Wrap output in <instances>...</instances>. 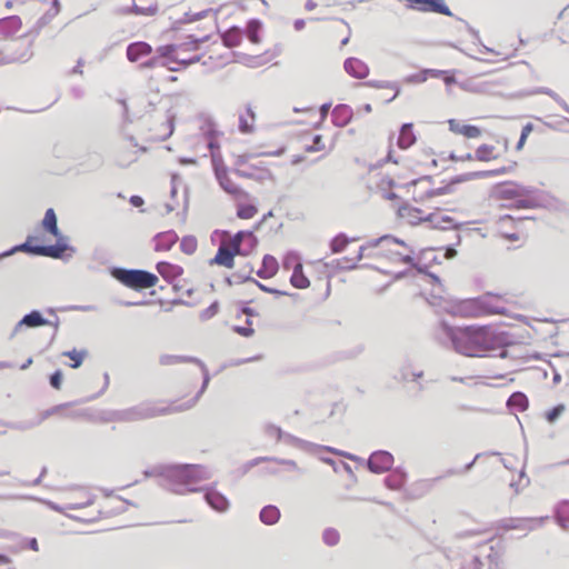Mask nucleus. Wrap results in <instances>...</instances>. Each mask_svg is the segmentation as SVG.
Segmentation results:
<instances>
[{
	"mask_svg": "<svg viewBox=\"0 0 569 569\" xmlns=\"http://www.w3.org/2000/svg\"><path fill=\"white\" fill-rule=\"evenodd\" d=\"M438 338L450 343L459 353L467 357H483L498 351L497 356L507 358L508 348L515 346L512 336L491 326L452 327L446 321L439 323Z\"/></svg>",
	"mask_w": 569,
	"mask_h": 569,
	"instance_id": "f257e3e1",
	"label": "nucleus"
},
{
	"mask_svg": "<svg viewBox=\"0 0 569 569\" xmlns=\"http://www.w3.org/2000/svg\"><path fill=\"white\" fill-rule=\"evenodd\" d=\"M211 478L210 470L201 465L192 463H168L164 465L163 481L160 486L178 493L197 492L199 488L193 485Z\"/></svg>",
	"mask_w": 569,
	"mask_h": 569,
	"instance_id": "f03ea898",
	"label": "nucleus"
},
{
	"mask_svg": "<svg viewBox=\"0 0 569 569\" xmlns=\"http://www.w3.org/2000/svg\"><path fill=\"white\" fill-rule=\"evenodd\" d=\"M188 410L183 405L180 406H159L154 401H143L136 406L122 409L123 422H137L161 416L171 415Z\"/></svg>",
	"mask_w": 569,
	"mask_h": 569,
	"instance_id": "7ed1b4c3",
	"label": "nucleus"
},
{
	"mask_svg": "<svg viewBox=\"0 0 569 569\" xmlns=\"http://www.w3.org/2000/svg\"><path fill=\"white\" fill-rule=\"evenodd\" d=\"M110 274L121 284L137 291L152 288L158 283V277L154 273L142 269L112 267Z\"/></svg>",
	"mask_w": 569,
	"mask_h": 569,
	"instance_id": "20e7f679",
	"label": "nucleus"
},
{
	"mask_svg": "<svg viewBox=\"0 0 569 569\" xmlns=\"http://www.w3.org/2000/svg\"><path fill=\"white\" fill-rule=\"evenodd\" d=\"M57 242L54 244H32V241L36 239L32 236H28L23 243H20L21 252H26L31 256L39 257H49L53 259H63L64 251H70L71 253L76 252V249L70 246L62 233L56 237Z\"/></svg>",
	"mask_w": 569,
	"mask_h": 569,
	"instance_id": "39448f33",
	"label": "nucleus"
},
{
	"mask_svg": "<svg viewBox=\"0 0 569 569\" xmlns=\"http://www.w3.org/2000/svg\"><path fill=\"white\" fill-rule=\"evenodd\" d=\"M159 362L162 366H170V365L180 363V362H193V363H197L201 368V371L203 375V381H202L201 388L198 391V393L194 396V398H192L187 403H183V406L186 408H188V409L192 408L196 405V402L199 400L201 395L204 392V390L207 389L209 381H210V375H209V371H208L206 365L200 359L194 358V357L174 356V355H162L159 359Z\"/></svg>",
	"mask_w": 569,
	"mask_h": 569,
	"instance_id": "423d86ee",
	"label": "nucleus"
},
{
	"mask_svg": "<svg viewBox=\"0 0 569 569\" xmlns=\"http://www.w3.org/2000/svg\"><path fill=\"white\" fill-rule=\"evenodd\" d=\"M213 171L219 186L229 194L242 196L244 191L238 187L228 176V169L223 162L221 153H213Z\"/></svg>",
	"mask_w": 569,
	"mask_h": 569,
	"instance_id": "0eeeda50",
	"label": "nucleus"
},
{
	"mask_svg": "<svg viewBox=\"0 0 569 569\" xmlns=\"http://www.w3.org/2000/svg\"><path fill=\"white\" fill-rule=\"evenodd\" d=\"M491 296H482L475 299H470L466 301V306L470 310V315L473 317H481L486 315H501L505 311V308H498L490 305Z\"/></svg>",
	"mask_w": 569,
	"mask_h": 569,
	"instance_id": "6e6552de",
	"label": "nucleus"
},
{
	"mask_svg": "<svg viewBox=\"0 0 569 569\" xmlns=\"http://www.w3.org/2000/svg\"><path fill=\"white\" fill-rule=\"evenodd\" d=\"M47 325H51V322L39 310H32L16 323L9 338L13 339L23 329L39 328Z\"/></svg>",
	"mask_w": 569,
	"mask_h": 569,
	"instance_id": "1a4fd4ad",
	"label": "nucleus"
},
{
	"mask_svg": "<svg viewBox=\"0 0 569 569\" xmlns=\"http://www.w3.org/2000/svg\"><path fill=\"white\" fill-rule=\"evenodd\" d=\"M536 190L531 187L515 182H505L496 187V194L500 199H515L531 196Z\"/></svg>",
	"mask_w": 569,
	"mask_h": 569,
	"instance_id": "9d476101",
	"label": "nucleus"
},
{
	"mask_svg": "<svg viewBox=\"0 0 569 569\" xmlns=\"http://www.w3.org/2000/svg\"><path fill=\"white\" fill-rule=\"evenodd\" d=\"M393 456L386 450H377L367 460L368 469L373 473H382L391 470Z\"/></svg>",
	"mask_w": 569,
	"mask_h": 569,
	"instance_id": "9b49d317",
	"label": "nucleus"
},
{
	"mask_svg": "<svg viewBox=\"0 0 569 569\" xmlns=\"http://www.w3.org/2000/svg\"><path fill=\"white\" fill-rule=\"evenodd\" d=\"M410 8L422 11L433 12L452 17V12L443 0H406Z\"/></svg>",
	"mask_w": 569,
	"mask_h": 569,
	"instance_id": "f8f14e48",
	"label": "nucleus"
},
{
	"mask_svg": "<svg viewBox=\"0 0 569 569\" xmlns=\"http://www.w3.org/2000/svg\"><path fill=\"white\" fill-rule=\"evenodd\" d=\"M204 491V500L214 511L223 513L230 508L228 498L218 491L213 486L199 488V491Z\"/></svg>",
	"mask_w": 569,
	"mask_h": 569,
	"instance_id": "ddd939ff",
	"label": "nucleus"
},
{
	"mask_svg": "<svg viewBox=\"0 0 569 569\" xmlns=\"http://www.w3.org/2000/svg\"><path fill=\"white\" fill-rule=\"evenodd\" d=\"M515 167H516V162H513L511 166L500 167V168L492 169V170L467 172V173H462V174L453 177L452 182L453 183H462V182L471 181L475 179L497 177V176H501L507 172H510Z\"/></svg>",
	"mask_w": 569,
	"mask_h": 569,
	"instance_id": "4468645a",
	"label": "nucleus"
},
{
	"mask_svg": "<svg viewBox=\"0 0 569 569\" xmlns=\"http://www.w3.org/2000/svg\"><path fill=\"white\" fill-rule=\"evenodd\" d=\"M423 221L430 223L431 228L440 230H459L462 226L461 223L455 222L451 217L441 214L439 209L425 216Z\"/></svg>",
	"mask_w": 569,
	"mask_h": 569,
	"instance_id": "2eb2a0df",
	"label": "nucleus"
},
{
	"mask_svg": "<svg viewBox=\"0 0 569 569\" xmlns=\"http://www.w3.org/2000/svg\"><path fill=\"white\" fill-rule=\"evenodd\" d=\"M203 134L207 138V146L211 151V162L213 163V153H220V144L217 138L220 136V132L217 130L216 122L211 118H207L201 127Z\"/></svg>",
	"mask_w": 569,
	"mask_h": 569,
	"instance_id": "dca6fc26",
	"label": "nucleus"
},
{
	"mask_svg": "<svg viewBox=\"0 0 569 569\" xmlns=\"http://www.w3.org/2000/svg\"><path fill=\"white\" fill-rule=\"evenodd\" d=\"M545 518H509L502 521V528L506 530H532L542 525Z\"/></svg>",
	"mask_w": 569,
	"mask_h": 569,
	"instance_id": "f3484780",
	"label": "nucleus"
},
{
	"mask_svg": "<svg viewBox=\"0 0 569 569\" xmlns=\"http://www.w3.org/2000/svg\"><path fill=\"white\" fill-rule=\"evenodd\" d=\"M389 244H400V246L406 247L405 241H402L393 236L385 234L380 238L368 241L367 244H365V246H361L359 248L358 254L355 258V261H360L366 256L365 251L369 248H376L379 246L385 247V246H389Z\"/></svg>",
	"mask_w": 569,
	"mask_h": 569,
	"instance_id": "a211bd4d",
	"label": "nucleus"
},
{
	"mask_svg": "<svg viewBox=\"0 0 569 569\" xmlns=\"http://www.w3.org/2000/svg\"><path fill=\"white\" fill-rule=\"evenodd\" d=\"M343 68L346 72L355 79H365L369 74L368 64L355 57L346 59Z\"/></svg>",
	"mask_w": 569,
	"mask_h": 569,
	"instance_id": "6ab92c4d",
	"label": "nucleus"
},
{
	"mask_svg": "<svg viewBox=\"0 0 569 569\" xmlns=\"http://www.w3.org/2000/svg\"><path fill=\"white\" fill-rule=\"evenodd\" d=\"M240 252L234 248H226L220 246L216 256L209 261L210 264H218L226 268H232L234 264V257Z\"/></svg>",
	"mask_w": 569,
	"mask_h": 569,
	"instance_id": "aec40b11",
	"label": "nucleus"
},
{
	"mask_svg": "<svg viewBox=\"0 0 569 569\" xmlns=\"http://www.w3.org/2000/svg\"><path fill=\"white\" fill-rule=\"evenodd\" d=\"M352 109L347 104H338L333 108L331 113L332 123L336 127L343 128L352 119Z\"/></svg>",
	"mask_w": 569,
	"mask_h": 569,
	"instance_id": "412c9836",
	"label": "nucleus"
},
{
	"mask_svg": "<svg viewBox=\"0 0 569 569\" xmlns=\"http://www.w3.org/2000/svg\"><path fill=\"white\" fill-rule=\"evenodd\" d=\"M22 27L18 16H9L0 19V34L4 38L14 36Z\"/></svg>",
	"mask_w": 569,
	"mask_h": 569,
	"instance_id": "4be33fe9",
	"label": "nucleus"
},
{
	"mask_svg": "<svg viewBox=\"0 0 569 569\" xmlns=\"http://www.w3.org/2000/svg\"><path fill=\"white\" fill-rule=\"evenodd\" d=\"M151 52V46L144 41L133 42L127 47V58L131 62H136L140 58L146 57Z\"/></svg>",
	"mask_w": 569,
	"mask_h": 569,
	"instance_id": "5701e85b",
	"label": "nucleus"
},
{
	"mask_svg": "<svg viewBox=\"0 0 569 569\" xmlns=\"http://www.w3.org/2000/svg\"><path fill=\"white\" fill-rule=\"evenodd\" d=\"M279 269L277 259L271 254H264L262 258L261 268L257 271V276L261 279L273 277Z\"/></svg>",
	"mask_w": 569,
	"mask_h": 569,
	"instance_id": "b1692460",
	"label": "nucleus"
},
{
	"mask_svg": "<svg viewBox=\"0 0 569 569\" xmlns=\"http://www.w3.org/2000/svg\"><path fill=\"white\" fill-rule=\"evenodd\" d=\"M280 517V509L274 505H267L259 512V520L267 526H273L278 523Z\"/></svg>",
	"mask_w": 569,
	"mask_h": 569,
	"instance_id": "393cba45",
	"label": "nucleus"
},
{
	"mask_svg": "<svg viewBox=\"0 0 569 569\" xmlns=\"http://www.w3.org/2000/svg\"><path fill=\"white\" fill-rule=\"evenodd\" d=\"M243 30L233 26L221 33V40L224 47L233 48L241 43Z\"/></svg>",
	"mask_w": 569,
	"mask_h": 569,
	"instance_id": "a878e982",
	"label": "nucleus"
},
{
	"mask_svg": "<svg viewBox=\"0 0 569 569\" xmlns=\"http://www.w3.org/2000/svg\"><path fill=\"white\" fill-rule=\"evenodd\" d=\"M416 136L413 133V126L410 122L403 123L400 128L398 137V147L400 149H408L416 142Z\"/></svg>",
	"mask_w": 569,
	"mask_h": 569,
	"instance_id": "bb28decb",
	"label": "nucleus"
},
{
	"mask_svg": "<svg viewBox=\"0 0 569 569\" xmlns=\"http://www.w3.org/2000/svg\"><path fill=\"white\" fill-rule=\"evenodd\" d=\"M154 240V249L157 251H166L171 249V247L178 241V234L172 230L161 232L156 236Z\"/></svg>",
	"mask_w": 569,
	"mask_h": 569,
	"instance_id": "cd10ccee",
	"label": "nucleus"
},
{
	"mask_svg": "<svg viewBox=\"0 0 569 569\" xmlns=\"http://www.w3.org/2000/svg\"><path fill=\"white\" fill-rule=\"evenodd\" d=\"M407 480V473L401 468L392 469L391 473L385 478L387 488L391 490H399L402 488Z\"/></svg>",
	"mask_w": 569,
	"mask_h": 569,
	"instance_id": "c85d7f7f",
	"label": "nucleus"
},
{
	"mask_svg": "<svg viewBox=\"0 0 569 569\" xmlns=\"http://www.w3.org/2000/svg\"><path fill=\"white\" fill-rule=\"evenodd\" d=\"M399 216L401 218L407 219L408 222L412 226L425 222V216H422V210L416 207H411L409 204L399 208Z\"/></svg>",
	"mask_w": 569,
	"mask_h": 569,
	"instance_id": "c756f323",
	"label": "nucleus"
},
{
	"mask_svg": "<svg viewBox=\"0 0 569 569\" xmlns=\"http://www.w3.org/2000/svg\"><path fill=\"white\" fill-rule=\"evenodd\" d=\"M157 271L168 281H172L182 274V268L170 262L160 261L156 266Z\"/></svg>",
	"mask_w": 569,
	"mask_h": 569,
	"instance_id": "7c9ffc66",
	"label": "nucleus"
},
{
	"mask_svg": "<svg viewBox=\"0 0 569 569\" xmlns=\"http://www.w3.org/2000/svg\"><path fill=\"white\" fill-rule=\"evenodd\" d=\"M42 228L53 237L60 236L61 232L58 228L57 214L52 208L47 209L42 219Z\"/></svg>",
	"mask_w": 569,
	"mask_h": 569,
	"instance_id": "2f4dec72",
	"label": "nucleus"
},
{
	"mask_svg": "<svg viewBox=\"0 0 569 569\" xmlns=\"http://www.w3.org/2000/svg\"><path fill=\"white\" fill-rule=\"evenodd\" d=\"M256 114L250 106L246 109V114H239V131L241 133H251L253 131V122Z\"/></svg>",
	"mask_w": 569,
	"mask_h": 569,
	"instance_id": "473e14b6",
	"label": "nucleus"
},
{
	"mask_svg": "<svg viewBox=\"0 0 569 569\" xmlns=\"http://www.w3.org/2000/svg\"><path fill=\"white\" fill-rule=\"evenodd\" d=\"M179 47L177 43H170L166 46H160L157 48V57H160L161 60L170 61L172 63H177Z\"/></svg>",
	"mask_w": 569,
	"mask_h": 569,
	"instance_id": "72a5a7b5",
	"label": "nucleus"
},
{
	"mask_svg": "<svg viewBox=\"0 0 569 569\" xmlns=\"http://www.w3.org/2000/svg\"><path fill=\"white\" fill-rule=\"evenodd\" d=\"M557 523L565 530L569 529V500H563L556 508Z\"/></svg>",
	"mask_w": 569,
	"mask_h": 569,
	"instance_id": "f704fd0d",
	"label": "nucleus"
},
{
	"mask_svg": "<svg viewBox=\"0 0 569 569\" xmlns=\"http://www.w3.org/2000/svg\"><path fill=\"white\" fill-rule=\"evenodd\" d=\"M507 406L510 409H516L518 411H525L529 406V400L523 392L517 391V392H513L509 397V399L507 401Z\"/></svg>",
	"mask_w": 569,
	"mask_h": 569,
	"instance_id": "c9c22d12",
	"label": "nucleus"
},
{
	"mask_svg": "<svg viewBox=\"0 0 569 569\" xmlns=\"http://www.w3.org/2000/svg\"><path fill=\"white\" fill-rule=\"evenodd\" d=\"M62 356L68 357L71 360V362L69 363L70 368L78 369L79 367H81L83 360L87 358L88 350L87 349H81V350L72 349V350L63 351Z\"/></svg>",
	"mask_w": 569,
	"mask_h": 569,
	"instance_id": "e433bc0d",
	"label": "nucleus"
},
{
	"mask_svg": "<svg viewBox=\"0 0 569 569\" xmlns=\"http://www.w3.org/2000/svg\"><path fill=\"white\" fill-rule=\"evenodd\" d=\"M363 84L367 87H370V88H376V89L388 88V89L395 90V94L390 99H388L387 102H390L393 99H396L400 94V91H401L398 82H392V81L369 80V81H366Z\"/></svg>",
	"mask_w": 569,
	"mask_h": 569,
	"instance_id": "4c0bfd02",
	"label": "nucleus"
},
{
	"mask_svg": "<svg viewBox=\"0 0 569 569\" xmlns=\"http://www.w3.org/2000/svg\"><path fill=\"white\" fill-rule=\"evenodd\" d=\"M261 29V21L258 19H251L247 23L244 33L252 43H259L261 41L259 36Z\"/></svg>",
	"mask_w": 569,
	"mask_h": 569,
	"instance_id": "58836bf2",
	"label": "nucleus"
},
{
	"mask_svg": "<svg viewBox=\"0 0 569 569\" xmlns=\"http://www.w3.org/2000/svg\"><path fill=\"white\" fill-rule=\"evenodd\" d=\"M61 406L59 407H56L51 410H47L43 416L36 420V421H31V422H8L6 423L7 427L11 428V429H14V430H28V429H31L33 427H37L39 426L46 418H48L54 410L59 409Z\"/></svg>",
	"mask_w": 569,
	"mask_h": 569,
	"instance_id": "ea45409f",
	"label": "nucleus"
},
{
	"mask_svg": "<svg viewBox=\"0 0 569 569\" xmlns=\"http://www.w3.org/2000/svg\"><path fill=\"white\" fill-rule=\"evenodd\" d=\"M495 146H491V144H481L479 146L476 151H475V154H473V160H479V161H490V160H493V159H497L498 156L495 154Z\"/></svg>",
	"mask_w": 569,
	"mask_h": 569,
	"instance_id": "a19ab883",
	"label": "nucleus"
},
{
	"mask_svg": "<svg viewBox=\"0 0 569 569\" xmlns=\"http://www.w3.org/2000/svg\"><path fill=\"white\" fill-rule=\"evenodd\" d=\"M96 421L101 423L123 422L122 409L120 410H102L98 413Z\"/></svg>",
	"mask_w": 569,
	"mask_h": 569,
	"instance_id": "79ce46f5",
	"label": "nucleus"
},
{
	"mask_svg": "<svg viewBox=\"0 0 569 569\" xmlns=\"http://www.w3.org/2000/svg\"><path fill=\"white\" fill-rule=\"evenodd\" d=\"M80 499L76 502L67 503L69 510L81 509L93 503L94 497L86 489H79Z\"/></svg>",
	"mask_w": 569,
	"mask_h": 569,
	"instance_id": "37998d69",
	"label": "nucleus"
},
{
	"mask_svg": "<svg viewBox=\"0 0 569 569\" xmlns=\"http://www.w3.org/2000/svg\"><path fill=\"white\" fill-rule=\"evenodd\" d=\"M188 41L182 43H177L180 51H196L199 49L200 44L209 40V36L196 37L193 34L188 36Z\"/></svg>",
	"mask_w": 569,
	"mask_h": 569,
	"instance_id": "c03bdc74",
	"label": "nucleus"
},
{
	"mask_svg": "<svg viewBox=\"0 0 569 569\" xmlns=\"http://www.w3.org/2000/svg\"><path fill=\"white\" fill-rule=\"evenodd\" d=\"M282 267L286 270H292V272L300 271L302 269L300 256L295 251L288 252L283 258Z\"/></svg>",
	"mask_w": 569,
	"mask_h": 569,
	"instance_id": "a18cd8bd",
	"label": "nucleus"
},
{
	"mask_svg": "<svg viewBox=\"0 0 569 569\" xmlns=\"http://www.w3.org/2000/svg\"><path fill=\"white\" fill-rule=\"evenodd\" d=\"M253 271V268L250 267L248 271H238L233 273L231 277L226 278V282L229 286H232L233 283H243V282H254L256 279L251 277V272Z\"/></svg>",
	"mask_w": 569,
	"mask_h": 569,
	"instance_id": "49530a36",
	"label": "nucleus"
},
{
	"mask_svg": "<svg viewBox=\"0 0 569 569\" xmlns=\"http://www.w3.org/2000/svg\"><path fill=\"white\" fill-rule=\"evenodd\" d=\"M271 462L283 467V471L303 473L305 470L295 460L271 457Z\"/></svg>",
	"mask_w": 569,
	"mask_h": 569,
	"instance_id": "de8ad7c7",
	"label": "nucleus"
},
{
	"mask_svg": "<svg viewBox=\"0 0 569 569\" xmlns=\"http://www.w3.org/2000/svg\"><path fill=\"white\" fill-rule=\"evenodd\" d=\"M350 242V239L345 233L337 234L331 241H330V249L332 253H339L345 250V248Z\"/></svg>",
	"mask_w": 569,
	"mask_h": 569,
	"instance_id": "09e8293b",
	"label": "nucleus"
},
{
	"mask_svg": "<svg viewBox=\"0 0 569 569\" xmlns=\"http://www.w3.org/2000/svg\"><path fill=\"white\" fill-rule=\"evenodd\" d=\"M322 541L329 547H335L340 541V533L335 528H326L322 532Z\"/></svg>",
	"mask_w": 569,
	"mask_h": 569,
	"instance_id": "8fccbe9b",
	"label": "nucleus"
},
{
	"mask_svg": "<svg viewBox=\"0 0 569 569\" xmlns=\"http://www.w3.org/2000/svg\"><path fill=\"white\" fill-rule=\"evenodd\" d=\"M290 282L295 288L306 289L310 286L309 279L305 276L303 270L293 271L290 277Z\"/></svg>",
	"mask_w": 569,
	"mask_h": 569,
	"instance_id": "3c124183",
	"label": "nucleus"
},
{
	"mask_svg": "<svg viewBox=\"0 0 569 569\" xmlns=\"http://www.w3.org/2000/svg\"><path fill=\"white\" fill-rule=\"evenodd\" d=\"M452 181H453V178H451L449 183L443 187L427 190L425 193V198L431 199V198H435L438 196L451 193L453 190V186L457 184V183H453Z\"/></svg>",
	"mask_w": 569,
	"mask_h": 569,
	"instance_id": "603ef678",
	"label": "nucleus"
},
{
	"mask_svg": "<svg viewBox=\"0 0 569 569\" xmlns=\"http://www.w3.org/2000/svg\"><path fill=\"white\" fill-rule=\"evenodd\" d=\"M180 249L187 254H192L197 250V239L193 236H186L180 241Z\"/></svg>",
	"mask_w": 569,
	"mask_h": 569,
	"instance_id": "864d4df0",
	"label": "nucleus"
},
{
	"mask_svg": "<svg viewBox=\"0 0 569 569\" xmlns=\"http://www.w3.org/2000/svg\"><path fill=\"white\" fill-rule=\"evenodd\" d=\"M426 73H430L432 76H438L440 73H442V71H439V70H433V69H428V70H425L423 73H415V74H410L408 76L405 81L407 83H420V82H425L427 80V77H426Z\"/></svg>",
	"mask_w": 569,
	"mask_h": 569,
	"instance_id": "5fc2aeb1",
	"label": "nucleus"
},
{
	"mask_svg": "<svg viewBox=\"0 0 569 569\" xmlns=\"http://www.w3.org/2000/svg\"><path fill=\"white\" fill-rule=\"evenodd\" d=\"M258 212L253 204H240L237 209V217L240 219H251Z\"/></svg>",
	"mask_w": 569,
	"mask_h": 569,
	"instance_id": "6e6d98bb",
	"label": "nucleus"
},
{
	"mask_svg": "<svg viewBox=\"0 0 569 569\" xmlns=\"http://www.w3.org/2000/svg\"><path fill=\"white\" fill-rule=\"evenodd\" d=\"M32 56V52L27 49L24 50L20 56L18 57H4V58H1L0 59V66L2 64H8V63H12V62H26L28 61Z\"/></svg>",
	"mask_w": 569,
	"mask_h": 569,
	"instance_id": "4d7b16f0",
	"label": "nucleus"
},
{
	"mask_svg": "<svg viewBox=\"0 0 569 569\" xmlns=\"http://www.w3.org/2000/svg\"><path fill=\"white\" fill-rule=\"evenodd\" d=\"M565 405L560 403L548 410L545 415L548 422L553 423L565 411Z\"/></svg>",
	"mask_w": 569,
	"mask_h": 569,
	"instance_id": "13d9d810",
	"label": "nucleus"
},
{
	"mask_svg": "<svg viewBox=\"0 0 569 569\" xmlns=\"http://www.w3.org/2000/svg\"><path fill=\"white\" fill-rule=\"evenodd\" d=\"M219 311V302L218 301H213L208 308H206L204 310H202L200 312V320L201 321H207L211 318H213Z\"/></svg>",
	"mask_w": 569,
	"mask_h": 569,
	"instance_id": "bf43d9fd",
	"label": "nucleus"
},
{
	"mask_svg": "<svg viewBox=\"0 0 569 569\" xmlns=\"http://www.w3.org/2000/svg\"><path fill=\"white\" fill-rule=\"evenodd\" d=\"M460 134L466 138H478L481 134V129L472 124H463L460 130Z\"/></svg>",
	"mask_w": 569,
	"mask_h": 569,
	"instance_id": "052dcab7",
	"label": "nucleus"
},
{
	"mask_svg": "<svg viewBox=\"0 0 569 569\" xmlns=\"http://www.w3.org/2000/svg\"><path fill=\"white\" fill-rule=\"evenodd\" d=\"M246 236L256 239L251 231H238L231 240V247L241 252V241Z\"/></svg>",
	"mask_w": 569,
	"mask_h": 569,
	"instance_id": "680f3d73",
	"label": "nucleus"
},
{
	"mask_svg": "<svg viewBox=\"0 0 569 569\" xmlns=\"http://www.w3.org/2000/svg\"><path fill=\"white\" fill-rule=\"evenodd\" d=\"M144 477H157L160 479V481H163V475H164V465H158L150 469H146L143 471Z\"/></svg>",
	"mask_w": 569,
	"mask_h": 569,
	"instance_id": "e2e57ef3",
	"label": "nucleus"
},
{
	"mask_svg": "<svg viewBox=\"0 0 569 569\" xmlns=\"http://www.w3.org/2000/svg\"><path fill=\"white\" fill-rule=\"evenodd\" d=\"M529 197L530 196L518 198L515 202V207L518 209L538 207V202L535 199L529 198Z\"/></svg>",
	"mask_w": 569,
	"mask_h": 569,
	"instance_id": "0e129e2a",
	"label": "nucleus"
},
{
	"mask_svg": "<svg viewBox=\"0 0 569 569\" xmlns=\"http://www.w3.org/2000/svg\"><path fill=\"white\" fill-rule=\"evenodd\" d=\"M247 326H234L233 327V331L237 332L238 335L242 336V337H251L253 333H254V330L252 329L251 325V320L250 319H247Z\"/></svg>",
	"mask_w": 569,
	"mask_h": 569,
	"instance_id": "69168bd1",
	"label": "nucleus"
},
{
	"mask_svg": "<svg viewBox=\"0 0 569 569\" xmlns=\"http://www.w3.org/2000/svg\"><path fill=\"white\" fill-rule=\"evenodd\" d=\"M63 380V375L60 369L56 370L49 377V383L53 389L59 390L61 388Z\"/></svg>",
	"mask_w": 569,
	"mask_h": 569,
	"instance_id": "338daca9",
	"label": "nucleus"
},
{
	"mask_svg": "<svg viewBox=\"0 0 569 569\" xmlns=\"http://www.w3.org/2000/svg\"><path fill=\"white\" fill-rule=\"evenodd\" d=\"M483 567L482 561L479 557L473 556L468 562H466L461 569H481Z\"/></svg>",
	"mask_w": 569,
	"mask_h": 569,
	"instance_id": "774afa93",
	"label": "nucleus"
}]
</instances>
